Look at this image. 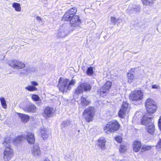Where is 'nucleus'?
<instances>
[{
  "label": "nucleus",
  "mask_w": 161,
  "mask_h": 161,
  "mask_svg": "<svg viewBox=\"0 0 161 161\" xmlns=\"http://www.w3.org/2000/svg\"><path fill=\"white\" fill-rule=\"evenodd\" d=\"M25 89L29 91H33L37 90L36 87L31 85H29L26 87Z\"/></svg>",
  "instance_id": "35"
},
{
  "label": "nucleus",
  "mask_w": 161,
  "mask_h": 161,
  "mask_svg": "<svg viewBox=\"0 0 161 161\" xmlns=\"http://www.w3.org/2000/svg\"><path fill=\"white\" fill-rule=\"evenodd\" d=\"M31 83L32 86H37L38 85V83L36 81H32L31 82Z\"/></svg>",
  "instance_id": "44"
},
{
  "label": "nucleus",
  "mask_w": 161,
  "mask_h": 161,
  "mask_svg": "<svg viewBox=\"0 0 161 161\" xmlns=\"http://www.w3.org/2000/svg\"><path fill=\"white\" fill-rule=\"evenodd\" d=\"M44 161H50V160L48 158H46Z\"/></svg>",
  "instance_id": "49"
},
{
  "label": "nucleus",
  "mask_w": 161,
  "mask_h": 161,
  "mask_svg": "<svg viewBox=\"0 0 161 161\" xmlns=\"http://www.w3.org/2000/svg\"><path fill=\"white\" fill-rule=\"evenodd\" d=\"M157 147L161 148V139H160L158 142Z\"/></svg>",
  "instance_id": "47"
},
{
  "label": "nucleus",
  "mask_w": 161,
  "mask_h": 161,
  "mask_svg": "<svg viewBox=\"0 0 161 161\" xmlns=\"http://www.w3.org/2000/svg\"><path fill=\"white\" fill-rule=\"evenodd\" d=\"M156 103L154 101L153 99L148 98H147L145 101V105L146 108H149L151 106Z\"/></svg>",
  "instance_id": "23"
},
{
  "label": "nucleus",
  "mask_w": 161,
  "mask_h": 161,
  "mask_svg": "<svg viewBox=\"0 0 161 161\" xmlns=\"http://www.w3.org/2000/svg\"><path fill=\"white\" fill-rule=\"evenodd\" d=\"M119 125L118 121L116 120L109 122L106 126L103 128L105 132L107 133L108 132H114L119 130Z\"/></svg>",
  "instance_id": "3"
},
{
  "label": "nucleus",
  "mask_w": 161,
  "mask_h": 161,
  "mask_svg": "<svg viewBox=\"0 0 161 161\" xmlns=\"http://www.w3.org/2000/svg\"><path fill=\"white\" fill-rule=\"evenodd\" d=\"M121 108L125 109L127 112H129L130 110L129 104L126 102L124 101L123 102Z\"/></svg>",
  "instance_id": "29"
},
{
  "label": "nucleus",
  "mask_w": 161,
  "mask_h": 161,
  "mask_svg": "<svg viewBox=\"0 0 161 161\" xmlns=\"http://www.w3.org/2000/svg\"><path fill=\"white\" fill-rule=\"evenodd\" d=\"M151 147L148 146H142V149L143 151L149 150L151 148Z\"/></svg>",
  "instance_id": "39"
},
{
  "label": "nucleus",
  "mask_w": 161,
  "mask_h": 161,
  "mask_svg": "<svg viewBox=\"0 0 161 161\" xmlns=\"http://www.w3.org/2000/svg\"><path fill=\"white\" fill-rule=\"evenodd\" d=\"M81 85L83 91L85 92L90 91L92 88V86L89 84L82 83L81 84Z\"/></svg>",
  "instance_id": "24"
},
{
  "label": "nucleus",
  "mask_w": 161,
  "mask_h": 161,
  "mask_svg": "<svg viewBox=\"0 0 161 161\" xmlns=\"http://www.w3.org/2000/svg\"><path fill=\"white\" fill-rule=\"evenodd\" d=\"M75 83V80L72 79L69 81L68 79H64L60 77L58 81V86L59 90L62 92H66L68 90H69L72 86L74 85Z\"/></svg>",
  "instance_id": "1"
},
{
  "label": "nucleus",
  "mask_w": 161,
  "mask_h": 161,
  "mask_svg": "<svg viewBox=\"0 0 161 161\" xmlns=\"http://www.w3.org/2000/svg\"><path fill=\"white\" fill-rule=\"evenodd\" d=\"M134 69H131L127 73V77L128 78V82L130 83L132 82L135 79L134 72Z\"/></svg>",
  "instance_id": "17"
},
{
  "label": "nucleus",
  "mask_w": 161,
  "mask_h": 161,
  "mask_svg": "<svg viewBox=\"0 0 161 161\" xmlns=\"http://www.w3.org/2000/svg\"><path fill=\"white\" fill-rule=\"evenodd\" d=\"M154 0H144L142 1L143 4L146 5H150L153 3Z\"/></svg>",
  "instance_id": "37"
},
{
  "label": "nucleus",
  "mask_w": 161,
  "mask_h": 161,
  "mask_svg": "<svg viewBox=\"0 0 161 161\" xmlns=\"http://www.w3.org/2000/svg\"><path fill=\"white\" fill-rule=\"evenodd\" d=\"M83 91L81 84L75 89V93L76 94H79L82 93Z\"/></svg>",
  "instance_id": "27"
},
{
  "label": "nucleus",
  "mask_w": 161,
  "mask_h": 161,
  "mask_svg": "<svg viewBox=\"0 0 161 161\" xmlns=\"http://www.w3.org/2000/svg\"><path fill=\"white\" fill-rule=\"evenodd\" d=\"M153 117L152 115L147 114L142 118L141 121V124L144 125L150 124V123L153 122L151 119Z\"/></svg>",
  "instance_id": "9"
},
{
  "label": "nucleus",
  "mask_w": 161,
  "mask_h": 161,
  "mask_svg": "<svg viewBox=\"0 0 161 161\" xmlns=\"http://www.w3.org/2000/svg\"><path fill=\"white\" fill-rule=\"evenodd\" d=\"M31 152L32 154L35 156H39L41 154V151L38 145L36 144H35L32 149Z\"/></svg>",
  "instance_id": "16"
},
{
  "label": "nucleus",
  "mask_w": 161,
  "mask_h": 161,
  "mask_svg": "<svg viewBox=\"0 0 161 161\" xmlns=\"http://www.w3.org/2000/svg\"><path fill=\"white\" fill-rule=\"evenodd\" d=\"M53 108L47 107L44 109L43 114V116L46 118L51 117L53 115Z\"/></svg>",
  "instance_id": "13"
},
{
  "label": "nucleus",
  "mask_w": 161,
  "mask_h": 161,
  "mask_svg": "<svg viewBox=\"0 0 161 161\" xmlns=\"http://www.w3.org/2000/svg\"><path fill=\"white\" fill-rule=\"evenodd\" d=\"M80 23V21L79 19V17L77 15L72 16L70 20V25L74 27L79 25Z\"/></svg>",
  "instance_id": "10"
},
{
  "label": "nucleus",
  "mask_w": 161,
  "mask_h": 161,
  "mask_svg": "<svg viewBox=\"0 0 161 161\" xmlns=\"http://www.w3.org/2000/svg\"><path fill=\"white\" fill-rule=\"evenodd\" d=\"M72 16L68 13L66 12L64 15L62 19L64 21H70Z\"/></svg>",
  "instance_id": "30"
},
{
  "label": "nucleus",
  "mask_w": 161,
  "mask_h": 161,
  "mask_svg": "<svg viewBox=\"0 0 161 161\" xmlns=\"http://www.w3.org/2000/svg\"><path fill=\"white\" fill-rule=\"evenodd\" d=\"M33 69L32 68L27 67L25 69H24V70L25 71V73L27 74L33 71Z\"/></svg>",
  "instance_id": "38"
},
{
  "label": "nucleus",
  "mask_w": 161,
  "mask_h": 161,
  "mask_svg": "<svg viewBox=\"0 0 161 161\" xmlns=\"http://www.w3.org/2000/svg\"><path fill=\"white\" fill-rule=\"evenodd\" d=\"M19 117L21 119V121L24 123L27 122L29 119L30 117L27 115L17 113Z\"/></svg>",
  "instance_id": "19"
},
{
  "label": "nucleus",
  "mask_w": 161,
  "mask_h": 161,
  "mask_svg": "<svg viewBox=\"0 0 161 161\" xmlns=\"http://www.w3.org/2000/svg\"><path fill=\"white\" fill-rule=\"evenodd\" d=\"M12 7L14 8L15 10L17 12H20L21 8L20 4L17 3H14L12 4Z\"/></svg>",
  "instance_id": "28"
},
{
  "label": "nucleus",
  "mask_w": 161,
  "mask_h": 161,
  "mask_svg": "<svg viewBox=\"0 0 161 161\" xmlns=\"http://www.w3.org/2000/svg\"><path fill=\"white\" fill-rule=\"evenodd\" d=\"M143 98V93L140 90H136L130 95V99L134 101H139Z\"/></svg>",
  "instance_id": "7"
},
{
  "label": "nucleus",
  "mask_w": 161,
  "mask_h": 161,
  "mask_svg": "<svg viewBox=\"0 0 161 161\" xmlns=\"http://www.w3.org/2000/svg\"><path fill=\"white\" fill-rule=\"evenodd\" d=\"M127 149V147L126 145H120L119 151L121 153L125 152Z\"/></svg>",
  "instance_id": "36"
},
{
  "label": "nucleus",
  "mask_w": 161,
  "mask_h": 161,
  "mask_svg": "<svg viewBox=\"0 0 161 161\" xmlns=\"http://www.w3.org/2000/svg\"><path fill=\"white\" fill-rule=\"evenodd\" d=\"M158 126L159 129L161 130V116H160L158 121Z\"/></svg>",
  "instance_id": "45"
},
{
  "label": "nucleus",
  "mask_w": 161,
  "mask_h": 161,
  "mask_svg": "<svg viewBox=\"0 0 161 161\" xmlns=\"http://www.w3.org/2000/svg\"><path fill=\"white\" fill-rule=\"evenodd\" d=\"M94 114V108L89 107L85 109L83 114L86 121L89 123L92 121Z\"/></svg>",
  "instance_id": "4"
},
{
  "label": "nucleus",
  "mask_w": 161,
  "mask_h": 161,
  "mask_svg": "<svg viewBox=\"0 0 161 161\" xmlns=\"http://www.w3.org/2000/svg\"><path fill=\"white\" fill-rule=\"evenodd\" d=\"M11 142L10 137H7L4 138L3 142V145L6 147L4 151L3 159L5 161L9 160L14 154V151L10 147Z\"/></svg>",
  "instance_id": "2"
},
{
  "label": "nucleus",
  "mask_w": 161,
  "mask_h": 161,
  "mask_svg": "<svg viewBox=\"0 0 161 161\" xmlns=\"http://www.w3.org/2000/svg\"><path fill=\"white\" fill-rule=\"evenodd\" d=\"M115 140L118 142L121 143L122 141V138L120 136H117L115 137Z\"/></svg>",
  "instance_id": "42"
},
{
  "label": "nucleus",
  "mask_w": 161,
  "mask_h": 161,
  "mask_svg": "<svg viewBox=\"0 0 161 161\" xmlns=\"http://www.w3.org/2000/svg\"><path fill=\"white\" fill-rule=\"evenodd\" d=\"M8 64L12 68L16 69H21L25 67V63L18 59H14L10 61Z\"/></svg>",
  "instance_id": "6"
},
{
  "label": "nucleus",
  "mask_w": 161,
  "mask_h": 161,
  "mask_svg": "<svg viewBox=\"0 0 161 161\" xmlns=\"http://www.w3.org/2000/svg\"><path fill=\"white\" fill-rule=\"evenodd\" d=\"M141 147V142L139 141H135L133 144V150L136 152H138Z\"/></svg>",
  "instance_id": "20"
},
{
  "label": "nucleus",
  "mask_w": 161,
  "mask_h": 161,
  "mask_svg": "<svg viewBox=\"0 0 161 161\" xmlns=\"http://www.w3.org/2000/svg\"><path fill=\"white\" fill-rule=\"evenodd\" d=\"M159 86L157 85H152V88L153 89H158L159 88Z\"/></svg>",
  "instance_id": "46"
},
{
  "label": "nucleus",
  "mask_w": 161,
  "mask_h": 161,
  "mask_svg": "<svg viewBox=\"0 0 161 161\" xmlns=\"http://www.w3.org/2000/svg\"><path fill=\"white\" fill-rule=\"evenodd\" d=\"M26 139L29 144H32L35 142L34 134L31 132H28L26 136Z\"/></svg>",
  "instance_id": "18"
},
{
  "label": "nucleus",
  "mask_w": 161,
  "mask_h": 161,
  "mask_svg": "<svg viewBox=\"0 0 161 161\" xmlns=\"http://www.w3.org/2000/svg\"><path fill=\"white\" fill-rule=\"evenodd\" d=\"M111 22L115 24V23L117 21V20L114 17H111Z\"/></svg>",
  "instance_id": "43"
},
{
  "label": "nucleus",
  "mask_w": 161,
  "mask_h": 161,
  "mask_svg": "<svg viewBox=\"0 0 161 161\" xmlns=\"http://www.w3.org/2000/svg\"><path fill=\"white\" fill-rule=\"evenodd\" d=\"M140 8L137 5H134L130 6L128 8L126 12L130 14L137 12H139L140 10Z\"/></svg>",
  "instance_id": "11"
},
{
  "label": "nucleus",
  "mask_w": 161,
  "mask_h": 161,
  "mask_svg": "<svg viewBox=\"0 0 161 161\" xmlns=\"http://www.w3.org/2000/svg\"><path fill=\"white\" fill-rule=\"evenodd\" d=\"M147 110L148 113V114H152L154 113L157 109V106L156 103H155L152 105L146 108Z\"/></svg>",
  "instance_id": "22"
},
{
  "label": "nucleus",
  "mask_w": 161,
  "mask_h": 161,
  "mask_svg": "<svg viewBox=\"0 0 161 161\" xmlns=\"http://www.w3.org/2000/svg\"><path fill=\"white\" fill-rule=\"evenodd\" d=\"M79 104L80 105L83 107H85L89 105L90 103V101L87 100L86 98L84 97H81L80 100Z\"/></svg>",
  "instance_id": "21"
},
{
  "label": "nucleus",
  "mask_w": 161,
  "mask_h": 161,
  "mask_svg": "<svg viewBox=\"0 0 161 161\" xmlns=\"http://www.w3.org/2000/svg\"><path fill=\"white\" fill-rule=\"evenodd\" d=\"M24 138L25 136L24 135H22L17 137L16 138H15L13 141V142L15 143H19Z\"/></svg>",
  "instance_id": "33"
},
{
  "label": "nucleus",
  "mask_w": 161,
  "mask_h": 161,
  "mask_svg": "<svg viewBox=\"0 0 161 161\" xmlns=\"http://www.w3.org/2000/svg\"><path fill=\"white\" fill-rule=\"evenodd\" d=\"M69 34L68 26L66 24H64L60 26L59 28L57 34L56 38L58 39L63 38Z\"/></svg>",
  "instance_id": "5"
},
{
  "label": "nucleus",
  "mask_w": 161,
  "mask_h": 161,
  "mask_svg": "<svg viewBox=\"0 0 161 161\" xmlns=\"http://www.w3.org/2000/svg\"><path fill=\"white\" fill-rule=\"evenodd\" d=\"M45 129H42L40 131L41 136L43 140L47 139L48 137V134Z\"/></svg>",
  "instance_id": "25"
},
{
  "label": "nucleus",
  "mask_w": 161,
  "mask_h": 161,
  "mask_svg": "<svg viewBox=\"0 0 161 161\" xmlns=\"http://www.w3.org/2000/svg\"><path fill=\"white\" fill-rule=\"evenodd\" d=\"M106 143L105 138L103 137H101L98 140L97 145L99 146L102 150H104L106 148Z\"/></svg>",
  "instance_id": "14"
},
{
  "label": "nucleus",
  "mask_w": 161,
  "mask_h": 161,
  "mask_svg": "<svg viewBox=\"0 0 161 161\" xmlns=\"http://www.w3.org/2000/svg\"><path fill=\"white\" fill-rule=\"evenodd\" d=\"M70 125V122L69 120L67 119L66 120L64 121L61 125V127L62 129L65 127H69Z\"/></svg>",
  "instance_id": "26"
},
{
  "label": "nucleus",
  "mask_w": 161,
  "mask_h": 161,
  "mask_svg": "<svg viewBox=\"0 0 161 161\" xmlns=\"http://www.w3.org/2000/svg\"><path fill=\"white\" fill-rule=\"evenodd\" d=\"M126 112H127V111H126L125 109L121 108V109L118 112L119 116L121 118H124Z\"/></svg>",
  "instance_id": "32"
},
{
  "label": "nucleus",
  "mask_w": 161,
  "mask_h": 161,
  "mask_svg": "<svg viewBox=\"0 0 161 161\" xmlns=\"http://www.w3.org/2000/svg\"><path fill=\"white\" fill-rule=\"evenodd\" d=\"M93 73V69L92 67H90L88 69L87 74L89 75H91Z\"/></svg>",
  "instance_id": "41"
},
{
  "label": "nucleus",
  "mask_w": 161,
  "mask_h": 161,
  "mask_svg": "<svg viewBox=\"0 0 161 161\" xmlns=\"http://www.w3.org/2000/svg\"><path fill=\"white\" fill-rule=\"evenodd\" d=\"M0 101L2 107L4 109L7 108V105L6 103V101L5 98L3 97H1L0 98Z\"/></svg>",
  "instance_id": "31"
},
{
  "label": "nucleus",
  "mask_w": 161,
  "mask_h": 161,
  "mask_svg": "<svg viewBox=\"0 0 161 161\" xmlns=\"http://www.w3.org/2000/svg\"><path fill=\"white\" fill-rule=\"evenodd\" d=\"M23 109L25 112L28 113H34L36 110V107L34 104H29L24 107Z\"/></svg>",
  "instance_id": "12"
},
{
  "label": "nucleus",
  "mask_w": 161,
  "mask_h": 161,
  "mask_svg": "<svg viewBox=\"0 0 161 161\" xmlns=\"http://www.w3.org/2000/svg\"><path fill=\"white\" fill-rule=\"evenodd\" d=\"M77 12V9L76 8H73L67 12L72 16H75L74 15Z\"/></svg>",
  "instance_id": "34"
},
{
  "label": "nucleus",
  "mask_w": 161,
  "mask_h": 161,
  "mask_svg": "<svg viewBox=\"0 0 161 161\" xmlns=\"http://www.w3.org/2000/svg\"><path fill=\"white\" fill-rule=\"evenodd\" d=\"M36 19L37 20L39 21H41L42 22V18H41L40 17L37 16L36 17Z\"/></svg>",
  "instance_id": "48"
},
{
  "label": "nucleus",
  "mask_w": 161,
  "mask_h": 161,
  "mask_svg": "<svg viewBox=\"0 0 161 161\" xmlns=\"http://www.w3.org/2000/svg\"><path fill=\"white\" fill-rule=\"evenodd\" d=\"M111 85L112 83L111 82L107 81L103 87L98 91V93H99L101 95L104 96L105 95L104 94H106L107 92L109 90Z\"/></svg>",
  "instance_id": "8"
},
{
  "label": "nucleus",
  "mask_w": 161,
  "mask_h": 161,
  "mask_svg": "<svg viewBox=\"0 0 161 161\" xmlns=\"http://www.w3.org/2000/svg\"><path fill=\"white\" fill-rule=\"evenodd\" d=\"M32 99L35 101H38L39 99L40 98L36 94H33L32 95Z\"/></svg>",
  "instance_id": "40"
},
{
  "label": "nucleus",
  "mask_w": 161,
  "mask_h": 161,
  "mask_svg": "<svg viewBox=\"0 0 161 161\" xmlns=\"http://www.w3.org/2000/svg\"><path fill=\"white\" fill-rule=\"evenodd\" d=\"M146 130L149 134L153 135L155 130V128L153 122L150 123V124L146 127Z\"/></svg>",
  "instance_id": "15"
}]
</instances>
